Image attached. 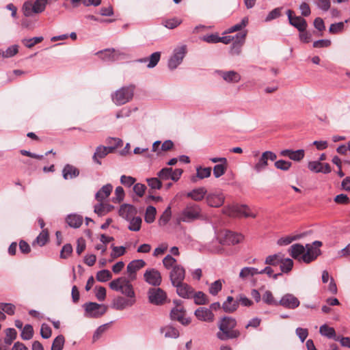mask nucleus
I'll return each mask as SVG.
<instances>
[{
  "instance_id": "864d4df0",
  "label": "nucleus",
  "mask_w": 350,
  "mask_h": 350,
  "mask_svg": "<svg viewBox=\"0 0 350 350\" xmlns=\"http://www.w3.org/2000/svg\"><path fill=\"white\" fill-rule=\"evenodd\" d=\"M163 264L165 268L167 269H174V266H177L176 264V260L172 257L171 255L168 254L163 259Z\"/></svg>"
},
{
  "instance_id": "393cba45",
  "label": "nucleus",
  "mask_w": 350,
  "mask_h": 350,
  "mask_svg": "<svg viewBox=\"0 0 350 350\" xmlns=\"http://www.w3.org/2000/svg\"><path fill=\"white\" fill-rule=\"evenodd\" d=\"M174 286L176 288V292L180 297L185 299L192 298L193 288L187 284L183 282L180 284L174 285Z\"/></svg>"
},
{
  "instance_id": "a878e982",
  "label": "nucleus",
  "mask_w": 350,
  "mask_h": 350,
  "mask_svg": "<svg viewBox=\"0 0 350 350\" xmlns=\"http://www.w3.org/2000/svg\"><path fill=\"white\" fill-rule=\"evenodd\" d=\"M206 202L210 206L219 207L224 202V196L222 193L209 194L206 197Z\"/></svg>"
},
{
  "instance_id": "8fccbe9b",
  "label": "nucleus",
  "mask_w": 350,
  "mask_h": 350,
  "mask_svg": "<svg viewBox=\"0 0 350 350\" xmlns=\"http://www.w3.org/2000/svg\"><path fill=\"white\" fill-rule=\"evenodd\" d=\"M65 338L63 335L57 336L52 343L51 350H62L64 347Z\"/></svg>"
},
{
  "instance_id": "49530a36",
  "label": "nucleus",
  "mask_w": 350,
  "mask_h": 350,
  "mask_svg": "<svg viewBox=\"0 0 350 350\" xmlns=\"http://www.w3.org/2000/svg\"><path fill=\"white\" fill-rule=\"evenodd\" d=\"M21 336L22 339L25 340L31 339L33 336V327L29 324L25 325L22 329Z\"/></svg>"
},
{
  "instance_id": "69168bd1",
  "label": "nucleus",
  "mask_w": 350,
  "mask_h": 350,
  "mask_svg": "<svg viewBox=\"0 0 350 350\" xmlns=\"http://www.w3.org/2000/svg\"><path fill=\"white\" fill-rule=\"evenodd\" d=\"M16 307L10 303H0V310L7 313L8 315H13L15 312Z\"/></svg>"
},
{
  "instance_id": "a211bd4d",
  "label": "nucleus",
  "mask_w": 350,
  "mask_h": 350,
  "mask_svg": "<svg viewBox=\"0 0 350 350\" xmlns=\"http://www.w3.org/2000/svg\"><path fill=\"white\" fill-rule=\"evenodd\" d=\"M243 236L231 231L226 232L222 237L219 238V243L224 245H235L240 243Z\"/></svg>"
},
{
  "instance_id": "f03ea898",
  "label": "nucleus",
  "mask_w": 350,
  "mask_h": 350,
  "mask_svg": "<svg viewBox=\"0 0 350 350\" xmlns=\"http://www.w3.org/2000/svg\"><path fill=\"white\" fill-rule=\"evenodd\" d=\"M237 325L235 319L229 317H223L218 323L219 331L217 333V337L221 340L237 338L240 336V332L234 329Z\"/></svg>"
},
{
  "instance_id": "dca6fc26",
  "label": "nucleus",
  "mask_w": 350,
  "mask_h": 350,
  "mask_svg": "<svg viewBox=\"0 0 350 350\" xmlns=\"http://www.w3.org/2000/svg\"><path fill=\"white\" fill-rule=\"evenodd\" d=\"M300 302L298 298L291 293H286L278 301V305L291 310L297 308Z\"/></svg>"
},
{
  "instance_id": "774afa93",
  "label": "nucleus",
  "mask_w": 350,
  "mask_h": 350,
  "mask_svg": "<svg viewBox=\"0 0 350 350\" xmlns=\"http://www.w3.org/2000/svg\"><path fill=\"white\" fill-rule=\"evenodd\" d=\"M112 252L111 256L112 258H116L124 254L126 249L124 246H114L111 245Z\"/></svg>"
},
{
  "instance_id": "603ef678",
  "label": "nucleus",
  "mask_w": 350,
  "mask_h": 350,
  "mask_svg": "<svg viewBox=\"0 0 350 350\" xmlns=\"http://www.w3.org/2000/svg\"><path fill=\"white\" fill-rule=\"evenodd\" d=\"M263 301L268 305L278 306V301H277L272 293L270 291H266L262 295Z\"/></svg>"
},
{
  "instance_id": "6e6552de",
  "label": "nucleus",
  "mask_w": 350,
  "mask_h": 350,
  "mask_svg": "<svg viewBox=\"0 0 350 350\" xmlns=\"http://www.w3.org/2000/svg\"><path fill=\"white\" fill-rule=\"evenodd\" d=\"M277 159V155L272 151H265L262 153L257 161L253 166L254 170L256 173H260L265 170L268 166V161H273Z\"/></svg>"
},
{
  "instance_id": "338daca9",
  "label": "nucleus",
  "mask_w": 350,
  "mask_h": 350,
  "mask_svg": "<svg viewBox=\"0 0 350 350\" xmlns=\"http://www.w3.org/2000/svg\"><path fill=\"white\" fill-rule=\"evenodd\" d=\"M274 165L278 170H281L283 171H287L291 167L292 163L290 161H287L281 159V160L276 161L274 163Z\"/></svg>"
},
{
  "instance_id": "5fc2aeb1",
  "label": "nucleus",
  "mask_w": 350,
  "mask_h": 350,
  "mask_svg": "<svg viewBox=\"0 0 350 350\" xmlns=\"http://www.w3.org/2000/svg\"><path fill=\"white\" fill-rule=\"evenodd\" d=\"M182 23V21L180 19H178L177 18H173L170 19L165 20L163 22V25L167 29H174L176 27H178L179 25H180Z\"/></svg>"
},
{
  "instance_id": "423d86ee",
  "label": "nucleus",
  "mask_w": 350,
  "mask_h": 350,
  "mask_svg": "<svg viewBox=\"0 0 350 350\" xmlns=\"http://www.w3.org/2000/svg\"><path fill=\"white\" fill-rule=\"evenodd\" d=\"M48 0H36L34 2L27 1L23 5V12L25 16L42 12L46 8Z\"/></svg>"
},
{
  "instance_id": "bf43d9fd",
  "label": "nucleus",
  "mask_w": 350,
  "mask_h": 350,
  "mask_svg": "<svg viewBox=\"0 0 350 350\" xmlns=\"http://www.w3.org/2000/svg\"><path fill=\"white\" fill-rule=\"evenodd\" d=\"M196 171H197L196 176L200 179L208 178L211 176V167H197Z\"/></svg>"
},
{
  "instance_id": "09e8293b",
  "label": "nucleus",
  "mask_w": 350,
  "mask_h": 350,
  "mask_svg": "<svg viewBox=\"0 0 350 350\" xmlns=\"http://www.w3.org/2000/svg\"><path fill=\"white\" fill-rule=\"evenodd\" d=\"M112 278L111 272L107 269H103L97 272L96 278L98 281L105 282Z\"/></svg>"
},
{
  "instance_id": "58836bf2",
  "label": "nucleus",
  "mask_w": 350,
  "mask_h": 350,
  "mask_svg": "<svg viewBox=\"0 0 350 350\" xmlns=\"http://www.w3.org/2000/svg\"><path fill=\"white\" fill-rule=\"evenodd\" d=\"M97 55H99L105 61H115L117 59L116 57V51L113 49L100 51L97 53Z\"/></svg>"
},
{
  "instance_id": "6ab92c4d",
  "label": "nucleus",
  "mask_w": 350,
  "mask_h": 350,
  "mask_svg": "<svg viewBox=\"0 0 350 350\" xmlns=\"http://www.w3.org/2000/svg\"><path fill=\"white\" fill-rule=\"evenodd\" d=\"M247 32H241L235 36V40L232 43L230 53L232 55H239L241 53L242 46L245 42Z\"/></svg>"
},
{
  "instance_id": "2f4dec72",
  "label": "nucleus",
  "mask_w": 350,
  "mask_h": 350,
  "mask_svg": "<svg viewBox=\"0 0 350 350\" xmlns=\"http://www.w3.org/2000/svg\"><path fill=\"white\" fill-rule=\"evenodd\" d=\"M207 191L204 187H198L187 193L188 198L195 201H201L205 196Z\"/></svg>"
},
{
  "instance_id": "c03bdc74",
  "label": "nucleus",
  "mask_w": 350,
  "mask_h": 350,
  "mask_svg": "<svg viewBox=\"0 0 350 350\" xmlns=\"http://www.w3.org/2000/svg\"><path fill=\"white\" fill-rule=\"evenodd\" d=\"M157 210L152 206H148L146 208L145 213V221L148 224H151L154 221Z\"/></svg>"
},
{
  "instance_id": "72a5a7b5",
  "label": "nucleus",
  "mask_w": 350,
  "mask_h": 350,
  "mask_svg": "<svg viewBox=\"0 0 350 350\" xmlns=\"http://www.w3.org/2000/svg\"><path fill=\"white\" fill-rule=\"evenodd\" d=\"M161 57L160 52L153 53L148 58L141 59L139 60L140 62H148L147 67L149 68H154L159 62Z\"/></svg>"
},
{
  "instance_id": "4be33fe9",
  "label": "nucleus",
  "mask_w": 350,
  "mask_h": 350,
  "mask_svg": "<svg viewBox=\"0 0 350 350\" xmlns=\"http://www.w3.org/2000/svg\"><path fill=\"white\" fill-rule=\"evenodd\" d=\"M282 157H288L294 161H300L305 156V151L303 149L293 150L290 149H285L280 152Z\"/></svg>"
},
{
  "instance_id": "2eb2a0df",
  "label": "nucleus",
  "mask_w": 350,
  "mask_h": 350,
  "mask_svg": "<svg viewBox=\"0 0 350 350\" xmlns=\"http://www.w3.org/2000/svg\"><path fill=\"white\" fill-rule=\"evenodd\" d=\"M185 278V269L181 265L174 266L170 273V279L173 286L180 284Z\"/></svg>"
},
{
  "instance_id": "6e6d98bb",
  "label": "nucleus",
  "mask_w": 350,
  "mask_h": 350,
  "mask_svg": "<svg viewBox=\"0 0 350 350\" xmlns=\"http://www.w3.org/2000/svg\"><path fill=\"white\" fill-rule=\"evenodd\" d=\"M158 177L161 180H167L172 179V168L164 167L157 173Z\"/></svg>"
},
{
  "instance_id": "c756f323",
  "label": "nucleus",
  "mask_w": 350,
  "mask_h": 350,
  "mask_svg": "<svg viewBox=\"0 0 350 350\" xmlns=\"http://www.w3.org/2000/svg\"><path fill=\"white\" fill-rule=\"evenodd\" d=\"M239 307V301L234 300L232 296H228L226 300L222 304V308L224 312L232 313L237 310Z\"/></svg>"
},
{
  "instance_id": "f257e3e1",
  "label": "nucleus",
  "mask_w": 350,
  "mask_h": 350,
  "mask_svg": "<svg viewBox=\"0 0 350 350\" xmlns=\"http://www.w3.org/2000/svg\"><path fill=\"white\" fill-rule=\"evenodd\" d=\"M321 246L322 242L319 241H314L311 244L308 243L305 247L300 243H295L288 248V252L293 258L309 264L321 255Z\"/></svg>"
},
{
  "instance_id": "4d7b16f0",
  "label": "nucleus",
  "mask_w": 350,
  "mask_h": 350,
  "mask_svg": "<svg viewBox=\"0 0 350 350\" xmlns=\"http://www.w3.org/2000/svg\"><path fill=\"white\" fill-rule=\"evenodd\" d=\"M43 39L44 38L42 36L33 37V38H29V39H23L22 40V42L26 47L30 49V48L33 47L34 45H36V44L41 42L43 40Z\"/></svg>"
},
{
  "instance_id": "ddd939ff",
  "label": "nucleus",
  "mask_w": 350,
  "mask_h": 350,
  "mask_svg": "<svg viewBox=\"0 0 350 350\" xmlns=\"http://www.w3.org/2000/svg\"><path fill=\"white\" fill-rule=\"evenodd\" d=\"M186 53V46H182L174 50V55L169 59L168 67L170 70H174L182 62Z\"/></svg>"
},
{
  "instance_id": "a18cd8bd",
  "label": "nucleus",
  "mask_w": 350,
  "mask_h": 350,
  "mask_svg": "<svg viewBox=\"0 0 350 350\" xmlns=\"http://www.w3.org/2000/svg\"><path fill=\"white\" fill-rule=\"evenodd\" d=\"M17 332L14 328H8L5 330V337L4 342L6 345H11L12 342L16 339Z\"/></svg>"
},
{
  "instance_id": "a19ab883",
  "label": "nucleus",
  "mask_w": 350,
  "mask_h": 350,
  "mask_svg": "<svg viewBox=\"0 0 350 350\" xmlns=\"http://www.w3.org/2000/svg\"><path fill=\"white\" fill-rule=\"evenodd\" d=\"M192 297L194 299L195 304L197 305H204L208 302L206 295L202 291L196 293L193 291Z\"/></svg>"
},
{
  "instance_id": "b1692460",
  "label": "nucleus",
  "mask_w": 350,
  "mask_h": 350,
  "mask_svg": "<svg viewBox=\"0 0 350 350\" xmlns=\"http://www.w3.org/2000/svg\"><path fill=\"white\" fill-rule=\"evenodd\" d=\"M137 214V210L133 205L124 204H122L119 210V215L122 218L130 220L131 218L135 217Z\"/></svg>"
},
{
  "instance_id": "473e14b6",
  "label": "nucleus",
  "mask_w": 350,
  "mask_h": 350,
  "mask_svg": "<svg viewBox=\"0 0 350 350\" xmlns=\"http://www.w3.org/2000/svg\"><path fill=\"white\" fill-rule=\"evenodd\" d=\"M67 224L72 228H79L83 223V217L77 214H71L66 217Z\"/></svg>"
},
{
  "instance_id": "4c0bfd02",
  "label": "nucleus",
  "mask_w": 350,
  "mask_h": 350,
  "mask_svg": "<svg viewBox=\"0 0 350 350\" xmlns=\"http://www.w3.org/2000/svg\"><path fill=\"white\" fill-rule=\"evenodd\" d=\"M305 235V233H302L294 236H287L285 237H282L278 240L277 243L279 245H287L294 241L299 240L303 238Z\"/></svg>"
},
{
  "instance_id": "20e7f679",
  "label": "nucleus",
  "mask_w": 350,
  "mask_h": 350,
  "mask_svg": "<svg viewBox=\"0 0 350 350\" xmlns=\"http://www.w3.org/2000/svg\"><path fill=\"white\" fill-rule=\"evenodd\" d=\"M131 280L125 277H120L112 280L109 287L116 291H119L127 297L135 298V293L131 283Z\"/></svg>"
},
{
  "instance_id": "5701e85b",
  "label": "nucleus",
  "mask_w": 350,
  "mask_h": 350,
  "mask_svg": "<svg viewBox=\"0 0 350 350\" xmlns=\"http://www.w3.org/2000/svg\"><path fill=\"white\" fill-rule=\"evenodd\" d=\"M114 150V147H106L103 146H99L96 148V151L92 157L93 161L98 163L101 164L100 161V159L105 157L109 152H111Z\"/></svg>"
},
{
  "instance_id": "aec40b11",
  "label": "nucleus",
  "mask_w": 350,
  "mask_h": 350,
  "mask_svg": "<svg viewBox=\"0 0 350 350\" xmlns=\"http://www.w3.org/2000/svg\"><path fill=\"white\" fill-rule=\"evenodd\" d=\"M135 301V298H125L122 296H118L113 301V308L118 310H122L133 306Z\"/></svg>"
},
{
  "instance_id": "13d9d810",
  "label": "nucleus",
  "mask_w": 350,
  "mask_h": 350,
  "mask_svg": "<svg viewBox=\"0 0 350 350\" xmlns=\"http://www.w3.org/2000/svg\"><path fill=\"white\" fill-rule=\"evenodd\" d=\"M49 241V233L46 230H43L37 237L36 241L40 246L44 245Z\"/></svg>"
},
{
  "instance_id": "7ed1b4c3",
  "label": "nucleus",
  "mask_w": 350,
  "mask_h": 350,
  "mask_svg": "<svg viewBox=\"0 0 350 350\" xmlns=\"http://www.w3.org/2000/svg\"><path fill=\"white\" fill-rule=\"evenodd\" d=\"M202 217L201 207L195 203L189 202L181 211L178 217V221L191 223Z\"/></svg>"
},
{
  "instance_id": "4468645a",
  "label": "nucleus",
  "mask_w": 350,
  "mask_h": 350,
  "mask_svg": "<svg viewBox=\"0 0 350 350\" xmlns=\"http://www.w3.org/2000/svg\"><path fill=\"white\" fill-rule=\"evenodd\" d=\"M176 306L171 310L170 317L172 320H176L183 325H187L191 323V320L185 317V310L184 308L178 304L176 301H174Z\"/></svg>"
},
{
  "instance_id": "79ce46f5",
  "label": "nucleus",
  "mask_w": 350,
  "mask_h": 350,
  "mask_svg": "<svg viewBox=\"0 0 350 350\" xmlns=\"http://www.w3.org/2000/svg\"><path fill=\"white\" fill-rule=\"evenodd\" d=\"M280 265L282 272L288 273L292 270L294 262L293 260L291 258H284V256L283 255L282 260H281Z\"/></svg>"
},
{
  "instance_id": "c9c22d12",
  "label": "nucleus",
  "mask_w": 350,
  "mask_h": 350,
  "mask_svg": "<svg viewBox=\"0 0 350 350\" xmlns=\"http://www.w3.org/2000/svg\"><path fill=\"white\" fill-rule=\"evenodd\" d=\"M319 332L322 336L328 338H333L335 340L338 337L336 334L335 329L332 327H329L326 324H324L320 327Z\"/></svg>"
},
{
  "instance_id": "9d476101",
  "label": "nucleus",
  "mask_w": 350,
  "mask_h": 350,
  "mask_svg": "<svg viewBox=\"0 0 350 350\" xmlns=\"http://www.w3.org/2000/svg\"><path fill=\"white\" fill-rule=\"evenodd\" d=\"M144 280L150 285L158 286L161 284L162 278L161 273L156 269H148L144 273Z\"/></svg>"
},
{
  "instance_id": "3c124183",
  "label": "nucleus",
  "mask_w": 350,
  "mask_h": 350,
  "mask_svg": "<svg viewBox=\"0 0 350 350\" xmlns=\"http://www.w3.org/2000/svg\"><path fill=\"white\" fill-rule=\"evenodd\" d=\"M248 23V18L247 17H244L242 18L241 21L232 27H230L227 31V33H233L235 31H238L241 30L243 28L246 27Z\"/></svg>"
},
{
  "instance_id": "de8ad7c7",
  "label": "nucleus",
  "mask_w": 350,
  "mask_h": 350,
  "mask_svg": "<svg viewBox=\"0 0 350 350\" xmlns=\"http://www.w3.org/2000/svg\"><path fill=\"white\" fill-rule=\"evenodd\" d=\"M129 226L128 228L134 232H137L141 228L142 219L139 217H133L130 220Z\"/></svg>"
},
{
  "instance_id": "f704fd0d",
  "label": "nucleus",
  "mask_w": 350,
  "mask_h": 350,
  "mask_svg": "<svg viewBox=\"0 0 350 350\" xmlns=\"http://www.w3.org/2000/svg\"><path fill=\"white\" fill-rule=\"evenodd\" d=\"M283 254L282 253H278L273 255H269L266 257L265 264L268 266H277L281 260H282Z\"/></svg>"
},
{
  "instance_id": "c85d7f7f",
  "label": "nucleus",
  "mask_w": 350,
  "mask_h": 350,
  "mask_svg": "<svg viewBox=\"0 0 350 350\" xmlns=\"http://www.w3.org/2000/svg\"><path fill=\"white\" fill-rule=\"evenodd\" d=\"M258 274V269L252 267H245L242 268L239 274V278L242 281H245L250 279L255 275Z\"/></svg>"
},
{
  "instance_id": "bb28decb",
  "label": "nucleus",
  "mask_w": 350,
  "mask_h": 350,
  "mask_svg": "<svg viewBox=\"0 0 350 350\" xmlns=\"http://www.w3.org/2000/svg\"><path fill=\"white\" fill-rule=\"evenodd\" d=\"M218 73L228 83H238L241 80L240 75L234 70L226 72L220 70Z\"/></svg>"
},
{
  "instance_id": "f8f14e48",
  "label": "nucleus",
  "mask_w": 350,
  "mask_h": 350,
  "mask_svg": "<svg viewBox=\"0 0 350 350\" xmlns=\"http://www.w3.org/2000/svg\"><path fill=\"white\" fill-rule=\"evenodd\" d=\"M148 294L150 302L154 305L163 304L167 298L165 292L160 288H150Z\"/></svg>"
},
{
  "instance_id": "1a4fd4ad",
  "label": "nucleus",
  "mask_w": 350,
  "mask_h": 350,
  "mask_svg": "<svg viewBox=\"0 0 350 350\" xmlns=\"http://www.w3.org/2000/svg\"><path fill=\"white\" fill-rule=\"evenodd\" d=\"M87 317L90 318H99L107 311V307L105 305L99 304L95 302L86 303L84 305Z\"/></svg>"
},
{
  "instance_id": "e2e57ef3",
  "label": "nucleus",
  "mask_w": 350,
  "mask_h": 350,
  "mask_svg": "<svg viewBox=\"0 0 350 350\" xmlns=\"http://www.w3.org/2000/svg\"><path fill=\"white\" fill-rule=\"evenodd\" d=\"M323 163L318 161H309L308 164V169L315 173H320L322 170Z\"/></svg>"
},
{
  "instance_id": "412c9836",
  "label": "nucleus",
  "mask_w": 350,
  "mask_h": 350,
  "mask_svg": "<svg viewBox=\"0 0 350 350\" xmlns=\"http://www.w3.org/2000/svg\"><path fill=\"white\" fill-rule=\"evenodd\" d=\"M194 314L196 318L201 321L210 323L213 322L215 319L214 314L211 309L204 307L198 308L196 310Z\"/></svg>"
},
{
  "instance_id": "0eeeda50",
  "label": "nucleus",
  "mask_w": 350,
  "mask_h": 350,
  "mask_svg": "<svg viewBox=\"0 0 350 350\" xmlns=\"http://www.w3.org/2000/svg\"><path fill=\"white\" fill-rule=\"evenodd\" d=\"M223 213L230 217H235L244 216L245 217H256V214L250 211V208L246 205H232L224 207Z\"/></svg>"
},
{
  "instance_id": "ea45409f",
  "label": "nucleus",
  "mask_w": 350,
  "mask_h": 350,
  "mask_svg": "<svg viewBox=\"0 0 350 350\" xmlns=\"http://www.w3.org/2000/svg\"><path fill=\"white\" fill-rule=\"evenodd\" d=\"M113 208V206L109 204H104L102 202L94 206V212L99 216L105 215L107 213L110 212Z\"/></svg>"
},
{
  "instance_id": "39448f33",
  "label": "nucleus",
  "mask_w": 350,
  "mask_h": 350,
  "mask_svg": "<svg viewBox=\"0 0 350 350\" xmlns=\"http://www.w3.org/2000/svg\"><path fill=\"white\" fill-rule=\"evenodd\" d=\"M133 93L134 86L122 87L112 94V100L116 105H124L132 99Z\"/></svg>"
},
{
  "instance_id": "f3484780",
  "label": "nucleus",
  "mask_w": 350,
  "mask_h": 350,
  "mask_svg": "<svg viewBox=\"0 0 350 350\" xmlns=\"http://www.w3.org/2000/svg\"><path fill=\"white\" fill-rule=\"evenodd\" d=\"M146 262L142 259L133 260L130 262L126 267V271L129 275V278L131 280L136 279V273L137 271L146 266Z\"/></svg>"
},
{
  "instance_id": "0e129e2a",
  "label": "nucleus",
  "mask_w": 350,
  "mask_h": 350,
  "mask_svg": "<svg viewBox=\"0 0 350 350\" xmlns=\"http://www.w3.org/2000/svg\"><path fill=\"white\" fill-rule=\"evenodd\" d=\"M226 165L227 164L221 163L214 166L213 175L215 178H219L225 174L226 171Z\"/></svg>"
},
{
  "instance_id": "cd10ccee",
  "label": "nucleus",
  "mask_w": 350,
  "mask_h": 350,
  "mask_svg": "<svg viewBox=\"0 0 350 350\" xmlns=\"http://www.w3.org/2000/svg\"><path fill=\"white\" fill-rule=\"evenodd\" d=\"M79 175V170L70 164H66L62 170V176L65 180L72 179Z\"/></svg>"
},
{
  "instance_id": "680f3d73",
  "label": "nucleus",
  "mask_w": 350,
  "mask_h": 350,
  "mask_svg": "<svg viewBox=\"0 0 350 350\" xmlns=\"http://www.w3.org/2000/svg\"><path fill=\"white\" fill-rule=\"evenodd\" d=\"M148 185L152 189H159L162 187L161 180L158 178H149L146 179Z\"/></svg>"
},
{
  "instance_id": "052dcab7",
  "label": "nucleus",
  "mask_w": 350,
  "mask_h": 350,
  "mask_svg": "<svg viewBox=\"0 0 350 350\" xmlns=\"http://www.w3.org/2000/svg\"><path fill=\"white\" fill-rule=\"evenodd\" d=\"M124 191L123 188L120 186L117 187L115 190V197L113 198L112 202L114 203H120L124 200Z\"/></svg>"
},
{
  "instance_id": "37998d69",
  "label": "nucleus",
  "mask_w": 350,
  "mask_h": 350,
  "mask_svg": "<svg viewBox=\"0 0 350 350\" xmlns=\"http://www.w3.org/2000/svg\"><path fill=\"white\" fill-rule=\"evenodd\" d=\"M224 283V280H217L211 283L208 288L209 293L214 296L217 295L221 291Z\"/></svg>"
},
{
  "instance_id": "7c9ffc66",
  "label": "nucleus",
  "mask_w": 350,
  "mask_h": 350,
  "mask_svg": "<svg viewBox=\"0 0 350 350\" xmlns=\"http://www.w3.org/2000/svg\"><path fill=\"white\" fill-rule=\"evenodd\" d=\"M113 189V186L111 184H107L102 187V188L96 193V199L101 202L107 197L109 196Z\"/></svg>"
},
{
  "instance_id": "9b49d317",
  "label": "nucleus",
  "mask_w": 350,
  "mask_h": 350,
  "mask_svg": "<svg viewBox=\"0 0 350 350\" xmlns=\"http://www.w3.org/2000/svg\"><path fill=\"white\" fill-rule=\"evenodd\" d=\"M293 14L291 10H288L286 12L289 23L299 31H304L308 27L306 21L303 17L295 16Z\"/></svg>"
},
{
  "instance_id": "e433bc0d",
  "label": "nucleus",
  "mask_w": 350,
  "mask_h": 350,
  "mask_svg": "<svg viewBox=\"0 0 350 350\" xmlns=\"http://www.w3.org/2000/svg\"><path fill=\"white\" fill-rule=\"evenodd\" d=\"M160 331L164 334L165 338H177L179 336L178 331L170 325L161 327Z\"/></svg>"
}]
</instances>
